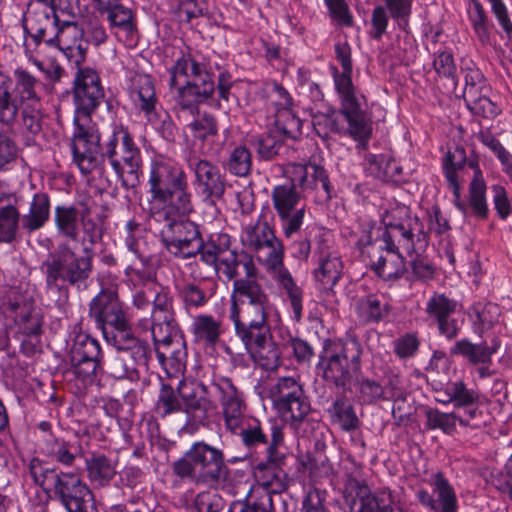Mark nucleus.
Segmentation results:
<instances>
[{"instance_id": "1", "label": "nucleus", "mask_w": 512, "mask_h": 512, "mask_svg": "<svg viewBox=\"0 0 512 512\" xmlns=\"http://www.w3.org/2000/svg\"><path fill=\"white\" fill-rule=\"evenodd\" d=\"M224 248L214 271L234 280L229 319L254 363L264 370H275L280 352L272 330L282 324L281 314L262 285L256 280V267L248 255L238 256L229 249L228 235L219 236Z\"/></svg>"}, {"instance_id": "2", "label": "nucleus", "mask_w": 512, "mask_h": 512, "mask_svg": "<svg viewBox=\"0 0 512 512\" xmlns=\"http://www.w3.org/2000/svg\"><path fill=\"white\" fill-rule=\"evenodd\" d=\"M148 200L151 217L163 223L160 231L168 251L183 259L198 254L202 239L195 223L186 219L193 211L187 174L176 161L163 156L150 164Z\"/></svg>"}, {"instance_id": "3", "label": "nucleus", "mask_w": 512, "mask_h": 512, "mask_svg": "<svg viewBox=\"0 0 512 512\" xmlns=\"http://www.w3.org/2000/svg\"><path fill=\"white\" fill-rule=\"evenodd\" d=\"M77 66L73 86L75 112L71 148L74 163L82 173H86L96 164L99 140H101L91 113L100 105L104 98V91L95 70Z\"/></svg>"}, {"instance_id": "4", "label": "nucleus", "mask_w": 512, "mask_h": 512, "mask_svg": "<svg viewBox=\"0 0 512 512\" xmlns=\"http://www.w3.org/2000/svg\"><path fill=\"white\" fill-rule=\"evenodd\" d=\"M381 222L384 231L367 250L370 266L384 281H395L406 271L402 251H414V237L422 230L417 218L408 217L405 207L385 211Z\"/></svg>"}, {"instance_id": "5", "label": "nucleus", "mask_w": 512, "mask_h": 512, "mask_svg": "<svg viewBox=\"0 0 512 512\" xmlns=\"http://www.w3.org/2000/svg\"><path fill=\"white\" fill-rule=\"evenodd\" d=\"M156 412L165 417L181 412L185 415L184 430L193 431L214 415L216 407L208 397L207 387L194 379L184 378L177 391L163 385L156 402Z\"/></svg>"}, {"instance_id": "6", "label": "nucleus", "mask_w": 512, "mask_h": 512, "mask_svg": "<svg viewBox=\"0 0 512 512\" xmlns=\"http://www.w3.org/2000/svg\"><path fill=\"white\" fill-rule=\"evenodd\" d=\"M99 152L124 186L133 187L138 183L142 167L141 151L127 128L114 123L110 135L102 145L99 143L97 154ZM96 166L97 164L85 174L90 173Z\"/></svg>"}, {"instance_id": "7", "label": "nucleus", "mask_w": 512, "mask_h": 512, "mask_svg": "<svg viewBox=\"0 0 512 512\" xmlns=\"http://www.w3.org/2000/svg\"><path fill=\"white\" fill-rule=\"evenodd\" d=\"M174 473L196 484L218 488L228 475L223 452L204 442L194 443L182 458L173 464Z\"/></svg>"}, {"instance_id": "8", "label": "nucleus", "mask_w": 512, "mask_h": 512, "mask_svg": "<svg viewBox=\"0 0 512 512\" xmlns=\"http://www.w3.org/2000/svg\"><path fill=\"white\" fill-rule=\"evenodd\" d=\"M361 344L356 339L325 340L316 366L327 383L343 387L361 368Z\"/></svg>"}, {"instance_id": "9", "label": "nucleus", "mask_w": 512, "mask_h": 512, "mask_svg": "<svg viewBox=\"0 0 512 512\" xmlns=\"http://www.w3.org/2000/svg\"><path fill=\"white\" fill-rule=\"evenodd\" d=\"M99 342L85 333L75 336L69 354V366L64 377L75 393H83L96 380V372L100 359Z\"/></svg>"}, {"instance_id": "10", "label": "nucleus", "mask_w": 512, "mask_h": 512, "mask_svg": "<svg viewBox=\"0 0 512 512\" xmlns=\"http://www.w3.org/2000/svg\"><path fill=\"white\" fill-rule=\"evenodd\" d=\"M93 252L83 248V254L77 256L68 246L61 247L50 254L43 263L46 281L49 286H58L59 282L76 284L85 281L92 271Z\"/></svg>"}, {"instance_id": "11", "label": "nucleus", "mask_w": 512, "mask_h": 512, "mask_svg": "<svg viewBox=\"0 0 512 512\" xmlns=\"http://www.w3.org/2000/svg\"><path fill=\"white\" fill-rule=\"evenodd\" d=\"M129 97L152 127L165 138H171L174 125L169 114L159 105L154 83L147 74H136L130 80Z\"/></svg>"}, {"instance_id": "12", "label": "nucleus", "mask_w": 512, "mask_h": 512, "mask_svg": "<svg viewBox=\"0 0 512 512\" xmlns=\"http://www.w3.org/2000/svg\"><path fill=\"white\" fill-rule=\"evenodd\" d=\"M240 240L243 247L253 252L265 267L284 258L282 242L275 236L268 222L261 217L243 227Z\"/></svg>"}, {"instance_id": "13", "label": "nucleus", "mask_w": 512, "mask_h": 512, "mask_svg": "<svg viewBox=\"0 0 512 512\" xmlns=\"http://www.w3.org/2000/svg\"><path fill=\"white\" fill-rule=\"evenodd\" d=\"M269 398L285 419L301 420L310 411V404L301 385L292 377L280 378L269 389Z\"/></svg>"}, {"instance_id": "14", "label": "nucleus", "mask_w": 512, "mask_h": 512, "mask_svg": "<svg viewBox=\"0 0 512 512\" xmlns=\"http://www.w3.org/2000/svg\"><path fill=\"white\" fill-rule=\"evenodd\" d=\"M50 492L60 501L67 512H87L94 503V495L80 474L59 471Z\"/></svg>"}, {"instance_id": "15", "label": "nucleus", "mask_w": 512, "mask_h": 512, "mask_svg": "<svg viewBox=\"0 0 512 512\" xmlns=\"http://www.w3.org/2000/svg\"><path fill=\"white\" fill-rule=\"evenodd\" d=\"M100 13H107V20L115 37L126 46L138 41V30L133 11L120 4V0H92Z\"/></svg>"}, {"instance_id": "16", "label": "nucleus", "mask_w": 512, "mask_h": 512, "mask_svg": "<svg viewBox=\"0 0 512 512\" xmlns=\"http://www.w3.org/2000/svg\"><path fill=\"white\" fill-rule=\"evenodd\" d=\"M423 482L432 490L420 488L416 498L426 508L434 512H456L457 497L455 490L446 476L440 472H433Z\"/></svg>"}, {"instance_id": "17", "label": "nucleus", "mask_w": 512, "mask_h": 512, "mask_svg": "<svg viewBox=\"0 0 512 512\" xmlns=\"http://www.w3.org/2000/svg\"><path fill=\"white\" fill-rule=\"evenodd\" d=\"M90 316L101 329L106 341H110L109 329L124 327L126 317L123 305L112 291L102 290L90 303Z\"/></svg>"}, {"instance_id": "18", "label": "nucleus", "mask_w": 512, "mask_h": 512, "mask_svg": "<svg viewBox=\"0 0 512 512\" xmlns=\"http://www.w3.org/2000/svg\"><path fill=\"white\" fill-rule=\"evenodd\" d=\"M5 315L11 319L17 332L26 337H37L42 333L43 316L34 305L31 296L18 295L10 300Z\"/></svg>"}, {"instance_id": "19", "label": "nucleus", "mask_w": 512, "mask_h": 512, "mask_svg": "<svg viewBox=\"0 0 512 512\" xmlns=\"http://www.w3.org/2000/svg\"><path fill=\"white\" fill-rule=\"evenodd\" d=\"M283 461L266 459L254 468L255 484L251 487L247 500L259 499L262 495L279 494L287 488V474L282 468Z\"/></svg>"}, {"instance_id": "20", "label": "nucleus", "mask_w": 512, "mask_h": 512, "mask_svg": "<svg viewBox=\"0 0 512 512\" xmlns=\"http://www.w3.org/2000/svg\"><path fill=\"white\" fill-rule=\"evenodd\" d=\"M460 308L455 299L444 293H434L426 302L427 315L438 324V330L448 340L454 339L462 329L464 320L454 318L453 315Z\"/></svg>"}, {"instance_id": "21", "label": "nucleus", "mask_w": 512, "mask_h": 512, "mask_svg": "<svg viewBox=\"0 0 512 512\" xmlns=\"http://www.w3.org/2000/svg\"><path fill=\"white\" fill-rule=\"evenodd\" d=\"M193 172L197 191L210 204L219 200L225 191L224 178L219 168L206 159H191L188 163Z\"/></svg>"}, {"instance_id": "22", "label": "nucleus", "mask_w": 512, "mask_h": 512, "mask_svg": "<svg viewBox=\"0 0 512 512\" xmlns=\"http://www.w3.org/2000/svg\"><path fill=\"white\" fill-rule=\"evenodd\" d=\"M83 37L84 29L74 20L60 18L59 24L55 25V31L47 38V44L56 46L67 57H75V64L80 65L86 51Z\"/></svg>"}, {"instance_id": "23", "label": "nucleus", "mask_w": 512, "mask_h": 512, "mask_svg": "<svg viewBox=\"0 0 512 512\" xmlns=\"http://www.w3.org/2000/svg\"><path fill=\"white\" fill-rule=\"evenodd\" d=\"M267 272L276 282L284 302L289 303L292 318L299 322L303 312V289L297 284L290 271L284 265V258L266 267Z\"/></svg>"}, {"instance_id": "24", "label": "nucleus", "mask_w": 512, "mask_h": 512, "mask_svg": "<svg viewBox=\"0 0 512 512\" xmlns=\"http://www.w3.org/2000/svg\"><path fill=\"white\" fill-rule=\"evenodd\" d=\"M23 21L25 30L29 31L36 42L47 43V38L55 31V25L59 24L60 18L49 5L31 4Z\"/></svg>"}, {"instance_id": "25", "label": "nucleus", "mask_w": 512, "mask_h": 512, "mask_svg": "<svg viewBox=\"0 0 512 512\" xmlns=\"http://www.w3.org/2000/svg\"><path fill=\"white\" fill-rule=\"evenodd\" d=\"M152 301L151 335L153 339L164 340L169 337L170 329L176 328L171 312V298L163 289L153 290Z\"/></svg>"}, {"instance_id": "26", "label": "nucleus", "mask_w": 512, "mask_h": 512, "mask_svg": "<svg viewBox=\"0 0 512 512\" xmlns=\"http://www.w3.org/2000/svg\"><path fill=\"white\" fill-rule=\"evenodd\" d=\"M171 89L175 91L177 104L183 110H187L191 115H194L195 112L199 111L197 105L213 95L215 86L212 79H206L200 82L174 85Z\"/></svg>"}, {"instance_id": "27", "label": "nucleus", "mask_w": 512, "mask_h": 512, "mask_svg": "<svg viewBox=\"0 0 512 512\" xmlns=\"http://www.w3.org/2000/svg\"><path fill=\"white\" fill-rule=\"evenodd\" d=\"M169 337L164 340L153 339L156 345V355L164 367L171 368L173 372H180L185 364V348L184 342L178 336L176 328L170 329Z\"/></svg>"}, {"instance_id": "28", "label": "nucleus", "mask_w": 512, "mask_h": 512, "mask_svg": "<svg viewBox=\"0 0 512 512\" xmlns=\"http://www.w3.org/2000/svg\"><path fill=\"white\" fill-rule=\"evenodd\" d=\"M347 512H378L380 491L372 493L370 488L359 481H350L345 490Z\"/></svg>"}, {"instance_id": "29", "label": "nucleus", "mask_w": 512, "mask_h": 512, "mask_svg": "<svg viewBox=\"0 0 512 512\" xmlns=\"http://www.w3.org/2000/svg\"><path fill=\"white\" fill-rule=\"evenodd\" d=\"M273 95L279 99L275 115V124L280 132L288 138L296 139L301 134L302 122L290 109L291 97L281 86L276 85Z\"/></svg>"}, {"instance_id": "30", "label": "nucleus", "mask_w": 512, "mask_h": 512, "mask_svg": "<svg viewBox=\"0 0 512 512\" xmlns=\"http://www.w3.org/2000/svg\"><path fill=\"white\" fill-rule=\"evenodd\" d=\"M170 87L191 82L212 79L203 66L195 61L190 54H182L169 69Z\"/></svg>"}, {"instance_id": "31", "label": "nucleus", "mask_w": 512, "mask_h": 512, "mask_svg": "<svg viewBox=\"0 0 512 512\" xmlns=\"http://www.w3.org/2000/svg\"><path fill=\"white\" fill-rule=\"evenodd\" d=\"M466 162V152L461 146H455L449 149L443 159L444 175L453 189L456 207L464 214L467 213V206L460 201V184L457 171L461 169Z\"/></svg>"}, {"instance_id": "32", "label": "nucleus", "mask_w": 512, "mask_h": 512, "mask_svg": "<svg viewBox=\"0 0 512 512\" xmlns=\"http://www.w3.org/2000/svg\"><path fill=\"white\" fill-rule=\"evenodd\" d=\"M499 344L493 342L492 346H489L485 341L481 343H473L467 338H462L455 342L451 348L453 355L462 356L470 364H491L492 355L498 350Z\"/></svg>"}, {"instance_id": "33", "label": "nucleus", "mask_w": 512, "mask_h": 512, "mask_svg": "<svg viewBox=\"0 0 512 512\" xmlns=\"http://www.w3.org/2000/svg\"><path fill=\"white\" fill-rule=\"evenodd\" d=\"M467 314L473 332L479 337H483L485 333L499 323L501 309L497 304L491 302H477L468 309Z\"/></svg>"}, {"instance_id": "34", "label": "nucleus", "mask_w": 512, "mask_h": 512, "mask_svg": "<svg viewBox=\"0 0 512 512\" xmlns=\"http://www.w3.org/2000/svg\"><path fill=\"white\" fill-rule=\"evenodd\" d=\"M42 452L63 466H72L75 460L83 455V449L78 441H66L61 438L47 439Z\"/></svg>"}, {"instance_id": "35", "label": "nucleus", "mask_w": 512, "mask_h": 512, "mask_svg": "<svg viewBox=\"0 0 512 512\" xmlns=\"http://www.w3.org/2000/svg\"><path fill=\"white\" fill-rule=\"evenodd\" d=\"M49 217V198L46 194L37 193L33 196L28 212L20 218L21 227L27 233H32L41 229L47 223Z\"/></svg>"}, {"instance_id": "36", "label": "nucleus", "mask_w": 512, "mask_h": 512, "mask_svg": "<svg viewBox=\"0 0 512 512\" xmlns=\"http://www.w3.org/2000/svg\"><path fill=\"white\" fill-rule=\"evenodd\" d=\"M83 215L73 206L59 205L54 209V223L59 235L76 240Z\"/></svg>"}, {"instance_id": "37", "label": "nucleus", "mask_w": 512, "mask_h": 512, "mask_svg": "<svg viewBox=\"0 0 512 512\" xmlns=\"http://www.w3.org/2000/svg\"><path fill=\"white\" fill-rule=\"evenodd\" d=\"M110 341L121 354H126L131 359L144 356L145 346L128 329L127 321L124 327H114L109 330Z\"/></svg>"}, {"instance_id": "38", "label": "nucleus", "mask_w": 512, "mask_h": 512, "mask_svg": "<svg viewBox=\"0 0 512 512\" xmlns=\"http://www.w3.org/2000/svg\"><path fill=\"white\" fill-rule=\"evenodd\" d=\"M344 117L348 123V129L345 133L349 134L354 140L365 143L371 136L372 127L366 115L362 111V103L354 107L342 109Z\"/></svg>"}, {"instance_id": "39", "label": "nucleus", "mask_w": 512, "mask_h": 512, "mask_svg": "<svg viewBox=\"0 0 512 512\" xmlns=\"http://www.w3.org/2000/svg\"><path fill=\"white\" fill-rule=\"evenodd\" d=\"M474 168V176L469 186V208L474 216L485 219L488 216V204L486 200V183L477 164H471Z\"/></svg>"}, {"instance_id": "40", "label": "nucleus", "mask_w": 512, "mask_h": 512, "mask_svg": "<svg viewBox=\"0 0 512 512\" xmlns=\"http://www.w3.org/2000/svg\"><path fill=\"white\" fill-rule=\"evenodd\" d=\"M332 75L342 109L363 103L364 97L357 93L352 83V72L344 70L340 72L336 67H332Z\"/></svg>"}, {"instance_id": "41", "label": "nucleus", "mask_w": 512, "mask_h": 512, "mask_svg": "<svg viewBox=\"0 0 512 512\" xmlns=\"http://www.w3.org/2000/svg\"><path fill=\"white\" fill-rule=\"evenodd\" d=\"M343 271L341 259L334 255H329L322 259L319 266L314 271V278L323 290L332 289L340 279Z\"/></svg>"}, {"instance_id": "42", "label": "nucleus", "mask_w": 512, "mask_h": 512, "mask_svg": "<svg viewBox=\"0 0 512 512\" xmlns=\"http://www.w3.org/2000/svg\"><path fill=\"white\" fill-rule=\"evenodd\" d=\"M192 331L198 341L215 345L222 334V323L213 316L201 314L193 319Z\"/></svg>"}, {"instance_id": "43", "label": "nucleus", "mask_w": 512, "mask_h": 512, "mask_svg": "<svg viewBox=\"0 0 512 512\" xmlns=\"http://www.w3.org/2000/svg\"><path fill=\"white\" fill-rule=\"evenodd\" d=\"M445 393L447 398L439 399V402L453 403L456 408L473 406L479 401V393L474 389L467 388L463 381L447 383Z\"/></svg>"}, {"instance_id": "44", "label": "nucleus", "mask_w": 512, "mask_h": 512, "mask_svg": "<svg viewBox=\"0 0 512 512\" xmlns=\"http://www.w3.org/2000/svg\"><path fill=\"white\" fill-rule=\"evenodd\" d=\"M467 15L479 41L486 45L490 42L491 29L487 13L479 0H470Z\"/></svg>"}, {"instance_id": "45", "label": "nucleus", "mask_w": 512, "mask_h": 512, "mask_svg": "<svg viewBox=\"0 0 512 512\" xmlns=\"http://www.w3.org/2000/svg\"><path fill=\"white\" fill-rule=\"evenodd\" d=\"M15 90L22 101L40 102L41 83L28 71L18 68L14 71Z\"/></svg>"}, {"instance_id": "46", "label": "nucleus", "mask_w": 512, "mask_h": 512, "mask_svg": "<svg viewBox=\"0 0 512 512\" xmlns=\"http://www.w3.org/2000/svg\"><path fill=\"white\" fill-rule=\"evenodd\" d=\"M359 315L366 321L378 322L390 312V306L383 297L371 294L357 303Z\"/></svg>"}, {"instance_id": "47", "label": "nucleus", "mask_w": 512, "mask_h": 512, "mask_svg": "<svg viewBox=\"0 0 512 512\" xmlns=\"http://www.w3.org/2000/svg\"><path fill=\"white\" fill-rule=\"evenodd\" d=\"M20 214L12 205L0 208V243H12L20 228Z\"/></svg>"}, {"instance_id": "48", "label": "nucleus", "mask_w": 512, "mask_h": 512, "mask_svg": "<svg viewBox=\"0 0 512 512\" xmlns=\"http://www.w3.org/2000/svg\"><path fill=\"white\" fill-rule=\"evenodd\" d=\"M273 206L277 214H283L289 211L299 209L300 195L295 187L288 185H279L272 190Z\"/></svg>"}, {"instance_id": "49", "label": "nucleus", "mask_w": 512, "mask_h": 512, "mask_svg": "<svg viewBox=\"0 0 512 512\" xmlns=\"http://www.w3.org/2000/svg\"><path fill=\"white\" fill-rule=\"evenodd\" d=\"M43 112L41 102L25 103L22 110V129L28 138H34L42 132Z\"/></svg>"}, {"instance_id": "50", "label": "nucleus", "mask_w": 512, "mask_h": 512, "mask_svg": "<svg viewBox=\"0 0 512 512\" xmlns=\"http://www.w3.org/2000/svg\"><path fill=\"white\" fill-rule=\"evenodd\" d=\"M88 476L100 485L108 483L115 475V467L105 456H94L86 461Z\"/></svg>"}, {"instance_id": "51", "label": "nucleus", "mask_w": 512, "mask_h": 512, "mask_svg": "<svg viewBox=\"0 0 512 512\" xmlns=\"http://www.w3.org/2000/svg\"><path fill=\"white\" fill-rule=\"evenodd\" d=\"M192 116L193 119L187 124V128L195 138L205 140L217 135L218 128L216 120L212 115L197 111Z\"/></svg>"}, {"instance_id": "52", "label": "nucleus", "mask_w": 512, "mask_h": 512, "mask_svg": "<svg viewBox=\"0 0 512 512\" xmlns=\"http://www.w3.org/2000/svg\"><path fill=\"white\" fill-rule=\"evenodd\" d=\"M252 167L251 153L245 146L235 147L229 154L225 168L233 175L245 177Z\"/></svg>"}, {"instance_id": "53", "label": "nucleus", "mask_w": 512, "mask_h": 512, "mask_svg": "<svg viewBox=\"0 0 512 512\" xmlns=\"http://www.w3.org/2000/svg\"><path fill=\"white\" fill-rule=\"evenodd\" d=\"M9 87V78L0 75V122L5 125L12 124L18 113V107L10 97Z\"/></svg>"}, {"instance_id": "54", "label": "nucleus", "mask_w": 512, "mask_h": 512, "mask_svg": "<svg viewBox=\"0 0 512 512\" xmlns=\"http://www.w3.org/2000/svg\"><path fill=\"white\" fill-rule=\"evenodd\" d=\"M468 109L475 115L484 118L492 119L500 113V108L496 103L491 101L488 97L482 95V92L472 94L469 92V97L464 98Z\"/></svg>"}, {"instance_id": "55", "label": "nucleus", "mask_w": 512, "mask_h": 512, "mask_svg": "<svg viewBox=\"0 0 512 512\" xmlns=\"http://www.w3.org/2000/svg\"><path fill=\"white\" fill-rule=\"evenodd\" d=\"M29 472L34 482L45 490L55 485L59 472L46 466L40 459L33 458L29 463Z\"/></svg>"}, {"instance_id": "56", "label": "nucleus", "mask_w": 512, "mask_h": 512, "mask_svg": "<svg viewBox=\"0 0 512 512\" xmlns=\"http://www.w3.org/2000/svg\"><path fill=\"white\" fill-rule=\"evenodd\" d=\"M332 417L345 431H351L358 427V418L355 411L348 402L339 399L332 407Z\"/></svg>"}, {"instance_id": "57", "label": "nucleus", "mask_w": 512, "mask_h": 512, "mask_svg": "<svg viewBox=\"0 0 512 512\" xmlns=\"http://www.w3.org/2000/svg\"><path fill=\"white\" fill-rule=\"evenodd\" d=\"M213 386L219 394V401L222 408L244 402L242 392L235 387L230 379L225 377L217 378Z\"/></svg>"}, {"instance_id": "58", "label": "nucleus", "mask_w": 512, "mask_h": 512, "mask_svg": "<svg viewBox=\"0 0 512 512\" xmlns=\"http://www.w3.org/2000/svg\"><path fill=\"white\" fill-rule=\"evenodd\" d=\"M283 235L291 238L301 230L305 217V206L278 215Z\"/></svg>"}, {"instance_id": "59", "label": "nucleus", "mask_w": 512, "mask_h": 512, "mask_svg": "<svg viewBox=\"0 0 512 512\" xmlns=\"http://www.w3.org/2000/svg\"><path fill=\"white\" fill-rule=\"evenodd\" d=\"M246 405L245 402L232 404L222 408V413L227 429L233 433H238V430L245 424Z\"/></svg>"}, {"instance_id": "60", "label": "nucleus", "mask_w": 512, "mask_h": 512, "mask_svg": "<svg viewBox=\"0 0 512 512\" xmlns=\"http://www.w3.org/2000/svg\"><path fill=\"white\" fill-rule=\"evenodd\" d=\"M331 19L341 26H351L353 16L345 0H324Z\"/></svg>"}, {"instance_id": "61", "label": "nucleus", "mask_w": 512, "mask_h": 512, "mask_svg": "<svg viewBox=\"0 0 512 512\" xmlns=\"http://www.w3.org/2000/svg\"><path fill=\"white\" fill-rule=\"evenodd\" d=\"M193 507L195 512H220L223 500L215 492H201L196 496Z\"/></svg>"}, {"instance_id": "62", "label": "nucleus", "mask_w": 512, "mask_h": 512, "mask_svg": "<svg viewBox=\"0 0 512 512\" xmlns=\"http://www.w3.org/2000/svg\"><path fill=\"white\" fill-rule=\"evenodd\" d=\"M457 415L454 413H443L438 410H430L427 413L428 425L431 429H442L446 433L454 431Z\"/></svg>"}, {"instance_id": "63", "label": "nucleus", "mask_w": 512, "mask_h": 512, "mask_svg": "<svg viewBox=\"0 0 512 512\" xmlns=\"http://www.w3.org/2000/svg\"><path fill=\"white\" fill-rule=\"evenodd\" d=\"M125 229V243L128 250L136 255L141 254L142 246L144 244V229L141 227L140 224L136 223L135 221H128Z\"/></svg>"}, {"instance_id": "64", "label": "nucleus", "mask_w": 512, "mask_h": 512, "mask_svg": "<svg viewBox=\"0 0 512 512\" xmlns=\"http://www.w3.org/2000/svg\"><path fill=\"white\" fill-rule=\"evenodd\" d=\"M493 204L498 217L506 220L512 214V203L504 187L492 186Z\"/></svg>"}]
</instances>
